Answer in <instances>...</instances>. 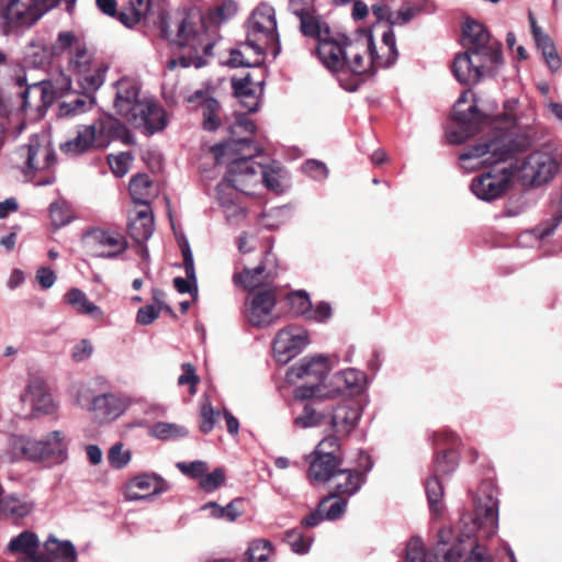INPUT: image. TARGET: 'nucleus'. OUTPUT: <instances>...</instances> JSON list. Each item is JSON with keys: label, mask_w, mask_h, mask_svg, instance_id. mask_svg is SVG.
I'll list each match as a JSON object with an SVG mask.
<instances>
[{"label": "nucleus", "mask_w": 562, "mask_h": 562, "mask_svg": "<svg viewBox=\"0 0 562 562\" xmlns=\"http://www.w3.org/2000/svg\"><path fill=\"white\" fill-rule=\"evenodd\" d=\"M528 20H529L532 37H533V41H535L538 49L541 52L548 67L552 71H557L561 67V59L555 50L552 40L538 25L532 12H529Z\"/></svg>", "instance_id": "nucleus-29"}, {"label": "nucleus", "mask_w": 562, "mask_h": 562, "mask_svg": "<svg viewBox=\"0 0 562 562\" xmlns=\"http://www.w3.org/2000/svg\"><path fill=\"white\" fill-rule=\"evenodd\" d=\"M514 177L513 165L496 167L491 171L475 177L471 191L482 201L499 199L509 188Z\"/></svg>", "instance_id": "nucleus-19"}, {"label": "nucleus", "mask_w": 562, "mask_h": 562, "mask_svg": "<svg viewBox=\"0 0 562 562\" xmlns=\"http://www.w3.org/2000/svg\"><path fill=\"white\" fill-rule=\"evenodd\" d=\"M68 68L76 75L79 88L87 92H95L104 82L106 68L93 63L86 42L69 57Z\"/></svg>", "instance_id": "nucleus-18"}, {"label": "nucleus", "mask_w": 562, "mask_h": 562, "mask_svg": "<svg viewBox=\"0 0 562 562\" xmlns=\"http://www.w3.org/2000/svg\"><path fill=\"white\" fill-rule=\"evenodd\" d=\"M229 178L231 170L227 167L224 179L217 184V194L226 221L232 225H236L245 218L246 213L245 209L236 201V191H239L238 186L233 183Z\"/></svg>", "instance_id": "nucleus-24"}, {"label": "nucleus", "mask_w": 562, "mask_h": 562, "mask_svg": "<svg viewBox=\"0 0 562 562\" xmlns=\"http://www.w3.org/2000/svg\"><path fill=\"white\" fill-rule=\"evenodd\" d=\"M151 181L147 175L138 173L130 181V194L133 201L148 207V200L150 196Z\"/></svg>", "instance_id": "nucleus-51"}, {"label": "nucleus", "mask_w": 562, "mask_h": 562, "mask_svg": "<svg viewBox=\"0 0 562 562\" xmlns=\"http://www.w3.org/2000/svg\"><path fill=\"white\" fill-rule=\"evenodd\" d=\"M310 336L306 329L291 325L280 329L272 345L273 357L281 364L289 363L300 355L308 345Z\"/></svg>", "instance_id": "nucleus-20"}, {"label": "nucleus", "mask_w": 562, "mask_h": 562, "mask_svg": "<svg viewBox=\"0 0 562 562\" xmlns=\"http://www.w3.org/2000/svg\"><path fill=\"white\" fill-rule=\"evenodd\" d=\"M132 160L133 156L131 153L108 156L109 166L116 177H123L127 173Z\"/></svg>", "instance_id": "nucleus-62"}, {"label": "nucleus", "mask_w": 562, "mask_h": 562, "mask_svg": "<svg viewBox=\"0 0 562 562\" xmlns=\"http://www.w3.org/2000/svg\"><path fill=\"white\" fill-rule=\"evenodd\" d=\"M83 40L70 31L58 33L56 41L50 45L54 56L67 55L72 57L77 49L83 44Z\"/></svg>", "instance_id": "nucleus-44"}, {"label": "nucleus", "mask_w": 562, "mask_h": 562, "mask_svg": "<svg viewBox=\"0 0 562 562\" xmlns=\"http://www.w3.org/2000/svg\"><path fill=\"white\" fill-rule=\"evenodd\" d=\"M232 85L235 94L241 100L244 106L248 112H255L258 110L259 101L256 92L251 88L250 76L247 75L240 79H233Z\"/></svg>", "instance_id": "nucleus-46"}, {"label": "nucleus", "mask_w": 562, "mask_h": 562, "mask_svg": "<svg viewBox=\"0 0 562 562\" xmlns=\"http://www.w3.org/2000/svg\"><path fill=\"white\" fill-rule=\"evenodd\" d=\"M245 47L258 56H265L268 47H274V54L279 53L276 11L270 4L261 3L251 13Z\"/></svg>", "instance_id": "nucleus-9"}, {"label": "nucleus", "mask_w": 562, "mask_h": 562, "mask_svg": "<svg viewBox=\"0 0 562 562\" xmlns=\"http://www.w3.org/2000/svg\"><path fill=\"white\" fill-rule=\"evenodd\" d=\"M2 514L12 519H23L34 509L33 502L16 496H8L0 501Z\"/></svg>", "instance_id": "nucleus-42"}, {"label": "nucleus", "mask_w": 562, "mask_h": 562, "mask_svg": "<svg viewBox=\"0 0 562 562\" xmlns=\"http://www.w3.org/2000/svg\"><path fill=\"white\" fill-rule=\"evenodd\" d=\"M502 63L484 56H474L472 52L464 50L454 57L452 72L461 85L472 86L484 77L494 76Z\"/></svg>", "instance_id": "nucleus-17"}, {"label": "nucleus", "mask_w": 562, "mask_h": 562, "mask_svg": "<svg viewBox=\"0 0 562 562\" xmlns=\"http://www.w3.org/2000/svg\"><path fill=\"white\" fill-rule=\"evenodd\" d=\"M200 109L203 116L204 130L210 132L216 131L221 125V105L218 101L214 98H206L201 102Z\"/></svg>", "instance_id": "nucleus-52"}, {"label": "nucleus", "mask_w": 562, "mask_h": 562, "mask_svg": "<svg viewBox=\"0 0 562 562\" xmlns=\"http://www.w3.org/2000/svg\"><path fill=\"white\" fill-rule=\"evenodd\" d=\"M220 164H227L231 170L229 180L238 186L239 192L250 194L251 189L263 184L274 192L282 191L279 171L272 167L255 161L261 149L247 139L232 140L215 148Z\"/></svg>", "instance_id": "nucleus-2"}, {"label": "nucleus", "mask_w": 562, "mask_h": 562, "mask_svg": "<svg viewBox=\"0 0 562 562\" xmlns=\"http://www.w3.org/2000/svg\"><path fill=\"white\" fill-rule=\"evenodd\" d=\"M329 371L330 364L325 356L304 357L289 368L285 379L290 384L304 381V384L295 389L294 395L299 400H310L317 396L319 385Z\"/></svg>", "instance_id": "nucleus-10"}, {"label": "nucleus", "mask_w": 562, "mask_h": 562, "mask_svg": "<svg viewBox=\"0 0 562 562\" xmlns=\"http://www.w3.org/2000/svg\"><path fill=\"white\" fill-rule=\"evenodd\" d=\"M126 408L127 403L121 396L105 393L94 396L89 409L98 422L110 423L117 419Z\"/></svg>", "instance_id": "nucleus-26"}, {"label": "nucleus", "mask_w": 562, "mask_h": 562, "mask_svg": "<svg viewBox=\"0 0 562 562\" xmlns=\"http://www.w3.org/2000/svg\"><path fill=\"white\" fill-rule=\"evenodd\" d=\"M458 465L456 453L452 451H443L437 454L434 462V475L439 477L448 475L456 470Z\"/></svg>", "instance_id": "nucleus-58"}, {"label": "nucleus", "mask_w": 562, "mask_h": 562, "mask_svg": "<svg viewBox=\"0 0 562 562\" xmlns=\"http://www.w3.org/2000/svg\"><path fill=\"white\" fill-rule=\"evenodd\" d=\"M557 226V221H552L535 229L526 231L518 236L517 244L520 247H540L541 243L555 231Z\"/></svg>", "instance_id": "nucleus-47"}, {"label": "nucleus", "mask_w": 562, "mask_h": 562, "mask_svg": "<svg viewBox=\"0 0 562 562\" xmlns=\"http://www.w3.org/2000/svg\"><path fill=\"white\" fill-rule=\"evenodd\" d=\"M425 492L431 516L439 518L445 510L442 502L445 493L441 479L434 474L430 475L425 482Z\"/></svg>", "instance_id": "nucleus-37"}, {"label": "nucleus", "mask_w": 562, "mask_h": 562, "mask_svg": "<svg viewBox=\"0 0 562 562\" xmlns=\"http://www.w3.org/2000/svg\"><path fill=\"white\" fill-rule=\"evenodd\" d=\"M336 477L339 480L336 484L333 496H352L357 494L366 482L364 475L359 470L341 469Z\"/></svg>", "instance_id": "nucleus-32"}, {"label": "nucleus", "mask_w": 562, "mask_h": 562, "mask_svg": "<svg viewBox=\"0 0 562 562\" xmlns=\"http://www.w3.org/2000/svg\"><path fill=\"white\" fill-rule=\"evenodd\" d=\"M285 541L292 551L299 554L307 553L311 548V540L306 539L300 530L291 529L285 532Z\"/></svg>", "instance_id": "nucleus-63"}, {"label": "nucleus", "mask_w": 562, "mask_h": 562, "mask_svg": "<svg viewBox=\"0 0 562 562\" xmlns=\"http://www.w3.org/2000/svg\"><path fill=\"white\" fill-rule=\"evenodd\" d=\"M347 504L348 502L345 497L333 496L331 493L321 501L319 512L324 513L326 519L336 520L345 514Z\"/></svg>", "instance_id": "nucleus-53"}, {"label": "nucleus", "mask_w": 562, "mask_h": 562, "mask_svg": "<svg viewBox=\"0 0 562 562\" xmlns=\"http://www.w3.org/2000/svg\"><path fill=\"white\" fill-rule=\"evenodd\" d=\"M382 43L386 48V57H382L375 53L374 42L370 47L367 57L372 59V70L374 68H386L392 66L397 59L398 53L396 49L395 34L392 29L383 33Z\"/></svg>", "instance_id": "nucleus-33"}, {"label": "nucleus", "mask_w": 562, "mask_h": 562, "mask_svg": "<svg viewBox=\"0 0 562 562\" xmlns=\"http://www.w3.org/2000/svg\"><path fill=\"white\" fill-rule=\"evenodd\" d=\"M462 32L465 50L472 52L474 56L503 61L501 43L491 37L483 24L467 20Z\"/></svg>", "instance_id": "nucleus-21"}, {"label": "nucleus", "mask_w": 562, "mask_h": 562, "mask_svg": "<svg viewBox=\"0 0 562 562\" xmlns=\"http://www.w3.org/2000/svg\"><path fill=\"white\" fill-rule=\"evenodd\" d=\"M55 160L45 136L32 135L29 142L18 147L11 156L12 165L26 177L48 168Z\"/></svg>", "instance_id": "nucleus-14"}, {"label": "nucleus", "mask_w": 562, "mask_h": 562, "mask_svg": "<svg viewBox=\"0 0 562 562\" xmlns=\"http://www.w3.org/2000/svg\"><path fill=\"white\" fill-rule=\"evenodd\" d=\"M64 302L78 314L91 316L97 321H101L104 317L102 308L91 302L87 294L78 288L69 289L64 295Z\"/></svg>", "instance_id": "nucleus-31"}, {"label": "nucleus", "mask_w": 562, "mask_h": 562, "mask_svg": "<svg viewBox=\"0 0 562 562\" xmlns=\"http://www.w3.org/2000/svg\"><path fill=\"white\" fill-rule=\"evenodd\" d=\"M464 549L467 557L463 562H492L487 548L481 540L494 536L498 529V499L492 492L480 496L476 502L475 517L471 519Z\"/></svg>", "instance_id": "nucleus-6"}, {"label": "nucleus", "mask_w": 562, "mask_h": 562, "mask_svg": "<svg viewBox=\"0 0 562 562\" xmlns=\"http://www.w3.org/2000/svg\"><path fill=\"white\" fill-rule=\"evenodd\" d=\"M47 11L41 0H0V22L4 33L33 26Z\"/></svg>", "instance_id": "nucleus-13"}, {"label": "nucleus", "mask_w": 562, "mask_h": 562, "mask_svg": "<svg viewBox=\"0 0 562 562\" xmlns=\"http://www.w3.org/2000/svg\"><path fill=\"white\" fill-rule=\"evenodd\" d=\"M179 245L183 257V268L186 271L187 279L177 277L173 279V284L179 293H190L195 299L198 296V281L195 274L193 254L188 239L182 238L179 241Z\"/></svg>", "instance_id": "nucleus-28"}, {"label": "nucleus", "mask_w": 562, "mask_h": 562, "mask_svg": "<svg viewBox=\"0 0 562 562\" xmlns=\"http://www.w3.org/2000/svg\"><path fill=\"white\" fill-rule=\"evenodd\" d=\"M334 382L338 387H344L350 393L359 394L366 389L368 379L363 371L348 368L337 372L334 375Z\"/></svg>", "instance_id": "nucleus-36"}, {"label": "nucleus", "mask_w": 562, "mask_h": 562, "mask_svg": "<svg viewBox=\"0 0 562 562\" xmlns=\"http://www.w3.org/2000/svg\"><path fill=\"white\" fill-rule=\"evenodd\" d=\"M239 265L241 262L236 263L235 272L233 274V282L236 286H240L245 290L251 291V293L262 284H265L270 274L266 272L267 268L263 261H260L255 268L249 269L243 267V270L239 271Z\"/></svg>", "instance_id": "nucleus-30"}, {"label": "nucleus", "mask_w": 562, "mask_h": 562, "mask_svg": "<svg viewBox=\"0 0 562 562\" xmlns=\"http://www.w3.org/2000/svg\"><path fill=\"white\" fill-rule=\"evenodd\" d=\"M83 40L70 31L58 33L56 41L50 45L54 56L67 55L72 57L77 49L83 44Z\"/></svg>", "instance_id": "nucleus-45"}, {"label": "nucleus", "mask_w": 562, "mask_h": 562, "mask_svg": "<svg viewBox=\"0 0 562 562\" xmlns=\"http://www.w3.org/2000/svg\"><path fill=\"white\" fill-rule=\"evenodd\" d=\"M45 550L53 559H58L60 562H76L77 551L70 540H58L55 536L50 535L44 543Z\"/></svg>", "instance_id": "nucleus-41"}, {"label": "nucleus", "mask_w": 562, "mask_h": 562, "mask_svg": "<svg viewBox=\"0 0 562 562\" xmlns=\"http://www.w3.org/2000/svg\"><path fill=\"white\" fill-rule=\"evenodd\" d=\"M127 7L119 13V20L127 27L136 25L145 16L151 5V0H126Z\"/></svg>", "instance_id": "nucleus-43"}, {"label": "nucleus", "mask_w": 562, "mask_h": 562, "mask_svg": "<svg viewBox=\"0 0 562 562\" xmlns=\"http://www.w3.org/2000/svg\"><path fill=\"white\" fill-rule=\"evenodd\" d=\"M271 552V543L267 540L259 539L250 543L247 555L250 562H266Z\"/></svg>", "instance_id": "nucleus-61"}, {"label": "nucleus", "mask_w": 562, "mask_h": 562, "mask_svg": "<svg viewBox=\"0 0 562 562\" xmlns=\"http://www.w3.org/2000/svg\"><path fill=\"white\" fill-rule=\"evenodd\" d=\"M328 408H317L313 404H306L300 415L294 418L297 428L306 429L328 425Z\"/></svg>", "instance_id": "nucleus-38"}, {"label": "nucleus", "mask_w": 562, "mask_h": 562, "mask_svg": "<svg viewBox=\"0 0 562 562\" xmlns=\"http://www.w3.org/2000/svg\"><path fill=\"white\" fill-rule=\"evenodd\" d=\"M176 467L182 474L191 479L200 480L203 476V474L209 470L207 463L201 460H195L191 462L181 461L178 462Z\"/></svg>", "instance_id": "nucleus-64"}, {"label": "nucleus", "mask_w": 562, "mask_h": 562, "mask_svg": "<svg viewBox=\"0 0 562 562\" xmlns=\"http://www.w3.org/2000/svg\"><path fill=\"white\" fill-rule=\"evenodd\" d=\"M10 446L14 452L31 461L50 460L60 464L68 458V442L60 430H54L41 440L15 435L10 438Z\"/></svg>", "instance_id": "nucleus-8"}, {"label": "nucleus", "mask_w": 562, "mask_h": 562, "mask_svg": "<svg viewBox=\"0 0 562 562\" xmlns=\"http://www.w3.org/2000/svg\"><path fill=\"white\" fill-rule=\"evenodd\" d=\"M114 89L113 108L116 114L134 128L153 135L167 126L164 109L154 99L142 93V86L137 79L123 77L116 81Z\"/></svg>", "instance_id": "nucleus-5"}, {"label": "nucleus", "mask_w": 562, "mask_h": 562, "mask_svg": "<svg viewBox=\"0 0 562 562\" xmlns=\"http://www.w3.org/2000/svg\"><path fill=\"white\" fill-rule=\"evenodd\" d=\"M53 57L52 46L42 40H33L25 46L23 60L29 67L40 68L49 64Z\"/></svg>", "instance_id": "nucleus-34"}, {"label": "nucleus", "mask_w": 562, "mask_h": 562, "mask_svg": "<svg viewBox=\"0 0 562 562\" xmlns=\"http://www.w3.org/2000/svg\"><path fill=\"white\" fill-rule=\"evenodd\" d=\"M516 104L517 101L512 100L504 105V120L506 125L510 127L509 131L479 143L459 156L463 169L472 171L484 165L506 162L514 153L526 148L530 144L529 134L526 132L530 122L518 121L513 112Z\"/></svg>", "instance_id": "nucleus-4"}, {"label": "nucleus", "mask_w": 562, "mask_h": 562, "mask_svg": "<svg viewBox=\"0 0 562 562\" xmlns=\"http://www.w3.org/2000/svg\"><path fill=\"white\" fill-rule=\"evenodd\" d=\"M87 238L88 243L100 248L97 256L102 258H115L127 248L125 237L116 232L93 229Z\"/></svg>", "instance_id": "nucleus-27"}, {"label": "nucleus", "mask_w": 562, "mask_h": 562, "mask_svg": "<svg viewBox=\"0 0 562 562\" xmlns=\"http://www.w3.org/2000/svg\"><path fill=\"white\" fill-rule=\"evenodd\" d=\"M299 20L303 35L317 40V43L331 34L329 26L315 13V10Z\"/></svg>", "instance_id": "nucleus-39"}, {"label": "nucleus", "mask_w": 562, "mask_h": 562, "mask_svg": "<svg viewBox=\"0 0 562 562\" xmlns=\"http://www.w3.org/2000/svg\"><path fill=\"white\" fill-rule=\"evenodd\" d=\"M160 30L162 36L168 38L179 48V56L168 61V68H201L206 65L207 57L212 56L215 38L207 33L202 13L196 9L186 12L175 22V30L171 24L161 19Z\"/></svg>", "instance_id": "nucleus-3"}, {"label": "nucleus", "mask_w": 562, "mask_h": 562, "mask_svg": "<svg viewBox=\"0 0 562 562\" xmlns=\"http://www.w3.org/2000/svg\"><path fill=\"white\" fill-rule=\"evenodd\" d=\"M49 216L52 224L56 228H59L71 222L74 213L69 203L64 200H58L50 204Z\"/></svg>", "instance_id": "nucleus-55"}, {"label": "nucleus", "mask_w": 562, "mask_h": 562, "mask_svg": "<svg viewBox=\"0 0 562 562\" xmlns=\"http://www.w3.org/2000/svg\"><path fill=\"white\" fill-rule=\"evenodd\" d=\"M288 303L290 305L291 311L299 316H304L306 318L310 310H311V300L305 291H294L288 294L286 296Z\"/></svg>", "instance_id": "nucleus-57"}, {"label": "nucleus", "mask_w": 562, "mask_h": 562, "mask_svg": "<svg viewBox=\"0 0 562 562\" xmlns=\"http://www.w3.org/2000/svg\"><path fill=\"white\" fill-rule=\"evenodd\" d=\"M132 459V451L125 449L122 442H115L108 451V462L115 470L124 469Z\"/></svg>", "instance_id": "nucleus-56"}, {"label": "nucleus", "mask_w": 562, "mask_h": 562, "mask_svg": "<svg viewBox=\"0 0 562 562\" xmlns=\"http://www.w3.org/2000/svg\"><path fill=\"white\" fill-rule=\"evenodd\" d=\"M557 158L547 150L530 153L519 166L515 167L524 186L541 187L549 183L558 173Z\"/></svg>", "instance_id": "nucleus-15"}, {"label": "nucleus", "mask_w": 562, "mask_h": 562, "mask_svg": "<svg viewBox=\"0 0 562 562\" xmlns=\"http://www.w3.org/2000/svg\"><path fill=\"white\" fill-rule=\"evenodd\" d=\"M221 415L220 411H215L207 397L201 402L200 407V430L203 434H209L213 430L216 422V417Z\"/></svg>", "instance_id": "nucleus-60"}, {"label": "nucleus", "mask_w": 562, "mask_h": 562, "mask_svg": "<svg viewBox=\"0 0 562 562\" xmlns=\"http://www.w3.org/2000/svg\"><path fill=\"white\" fill-rule=\"evenodd\" d=\"M21 402L30 408L33 416L50 414L55 407L46 383L37 378L29 381L24 392L21 394Z\"/></svg>", "instance_id": "nucleus-23"}, {"label": "nucleus", "mask_w": 562, "mask_h": 562, "mask_svg": "<svg viewBox=\"0 0 562 562\" xmlns=\"http://www.w3.org/2000/svg\"><path fill=\"white\" fill-rule=\"evenodd\" d=\"M340 450L337 436H326L307 457V477L311 483H326L336 477L341 460L336 454Z\"/></svg>", "instance_id": "nucleus-12"}, {"label": "nucleus", "mask_w": 562, "mask_h": 562, "mask_svg": "<svg viewBox=\"0 0 562 562\" xmlns=\"http://www.w3.org/2000/svg\"><path fill=\"white\" fill-rule=\"evenodd\" d=\"M463 529L457 540L449 544L447 542H438L430 551L426 552L423 540L418 537L412 538L406 547L405 562H461L465 555L464 542L465 535L473 531L471 524L462 519Z\"/></svg>", "instance_id": "nucleus-11"}, {"label": "nucleus", "mask_w": 562, "mask_h": 562, "mask_svg": "<svg viewBox=\"0 0 562 562\" xmlns=\"http://www.w3.org/2000/svg\"><path fill=\"white\" fill-rule=\"evenodd\" d=\"M361 418V409L351 405H338L328 411V425L334 430L330 436L340 438L348 437L357 427Z\"/></svg>", "instance_id": "nucleus-25"}, {"label": "nucleus", "mask_w": 562, "mask_h": 562, "mask_svg": "<svg viewBox=\"0 0 562 562\" xmlns=\"http://www.w3.org/2000/svg\"><path fill=\"white\" fill-rule=\"evenodd\" d=\"M467 101V93H462L454 108H453V117L457 122L460 123L461 127L465 132H473L475 130L476 123L479 122V112L475 105H470L468 111H463L460 109L462 103Z\"/></svg>", "instance_id": "nucleus-48"}, {"label": "nucleus", "mask_w": 562, "mask_h": 562, "mask_svg": "<svg viewBox=\"0 0 562 562\" xmlns=\"http://www.w3.org/2000/svg\"><path fill=\"white\" fill-rule=\"evenodd\" d=\"M371 45V35L349 40L345 35L330 34L317 43L316 53L321 63L337 77L341 88L353 92L362 82V76L372 71V59L367 57Z\"/></svg>", "instance_id": "nucleus-1"}, {"label": "nucleus", "mask_w": 562, "mask_h": 562, "mask_svg": "<svg viewBox=\"0 0 562 562\" xmlns=\"http://www.w3.org/2000/svg\"><path fill=\"white\" fill-rule=\"evenodd\" d=\"M40 539L33 531L24 530L8 543V550L12 553H23L29 555L37 551Z\"/></svg>", "instance_id": "nucleus-49"}, {"label": "nucleus", "mask_w": 562, "mask_h": 562, "mask_svg": "<svg viewBox=\"0 0 562 562\" xmlns=\"http://www.w3.org/2000/svg\"><path fill=\"white\" fill-rule=\"evenodd\" d=\"M276 306V288L268 286L254 291L246 297L243 314L249 325L267 328L279 319Z\"/></svg>", "instance_id": "nucleus-16"}, {"label": "nucleus", "mask_w": 562, "mask_h": 562, "mask_svg": "<svg viewBox=\"0 0 562 562\" xmlns=\"http://www.w3.org/2000/svg\"><path fill=\"white\" fill-rule=\"evenodd\" d=\"M150 435L160 440H169L187 436L188 430L178 424L159 422L153 425Z\"/></svg>", "instance_id": "nucleus-54"}, {"label": "nucleus", "mask_w": 562, "mask_h": 562, "mask_svg": "<svg viewBox=\"0 0 562 562\" xmlns=\"http://www.w3.org/2000/svg\"><path fill=\"white\" fill-rule=\"evenodd\" d=\"M228 132L231 134V138L225 142H232V140H239V139H247L254 146H256L249 138L245 136V134L252 135L256 132V125L255 123L248 119L245 114L238 113L235 115V122L233 124L228 125ZM224 145V143H223ZM222 146V144H221ZM220 147V145H216L213 147V151L216 155L215 148Z\"/></svg>", "instance_id": "nucleus-50"}, {"label": "nucleus", "mask_w": 562, "mask_h": 562, "mask_svg": "<svg viewBox=\"0 0 562 562\" xmlns=\"http://www.w3.org/2000/svg\"><path fill=\"white\" fill-rule=\"evenodd\" d=\"M93 94L94 92H87L81 89V93L77 94L74 99L59 103L57 115L66 117L87 112L94 103Z\"/></svg>", "instance_id": "nucleus-40"}, {"label": "nucleus", "mask_w": 562, "mask_h": 562, "mask_svg": "<svg viewBox=\"0 0 562 562\" xmlns=\"http://www.w3.org/2000/svg\"><path fill=\"white\" fill-rule=\"evenodd\" d=\"M170 490V484L159 474L145 472L133 476L126 484L124 497L128 502L151 501Z\"/></svg>", "instance_id": "nucleus-22"}, {"label": "nucleus", "mask_w": 562, "mask_h": 562, "mask_svg": "<svg viewBox=\"0 0 562 562\" xmlns=\"http://www.w3.org/2000/svg\"><path fill=\"white\" fill-rule=\"evenodd\" d=\"M127 128L114 116L105 115L91 124L81 125L77 135L60 145L63 154L76 157L91 149L106 148L112 140L123 138Z\"/></svg>", "instance_id": "nucleus-7"}, {"label": "nucleus", "mask_w": 562, "mask_h": 562, "mask_svg": "<svg viewBox=\"0 0 562 562\" xmlns=\"http://www.w3.org/2000/svg\"><path fill=\"white\" fill-rule=\"evenodd\" d=\"M201 510H210V515L213 518H224L228 521H235L240 513L236 509L234 502H231L225 507L218 505L215 502H209L201 507Z\"/></svg>", "instance_id": "nucleus-59"}, {"label": "nucleus", "mask_w": 562, "mask_h": 562, "mask_svg": "<svg viewBox=\"0 0 562 562\" xmlns=\"http://www.w3.org/2000/svg\"><path fill=\"white\" fill-rule=\"evenodd\" d=\"M154 233V218L149 207L136 213L135 218L128 224V234L137 243L148 240Z\"/></svg>", "instance_id": "nucleus-35"}]
</instances>
